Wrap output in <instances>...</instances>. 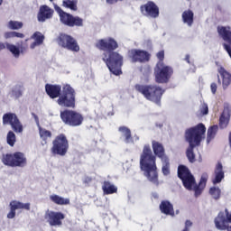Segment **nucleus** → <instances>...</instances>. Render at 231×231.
Instances as JSON below:
<instances>
[{"mask_svg": "<svg viewBox=\"0 0 231 231\" xmlns=\"http://www.w3.org/2000/svg\"><path fill=\"white\" fill-rule=\"evenodd\" d=\"M96 48L101 51H105L102 60L106 64L110 73H113L116 77H120L123 73L124 56L115 51L118 50V42L112 37L100 39L97 42Z\"/></svg>", "mask_w": 231, "mask_h": 231, "instance_id": "1", "label": "nucleus"}, {"mask_svg": "<svg viewBox=\"0 0 231 231\" xmlns=\"http://www.w3.org/2000/svg\"><path fill=\"white\" fill-rule=\"evenodd\" d=\"M177 174L187 190H194L196 198L201 196V192H203V189L207 187V181H208V173H202L199 185L196 184V179L189 167L182 164L179 165Z\"/></svg>", "mask_w": 231, "mask_h": 231, "instance_id": "2", "label": "nucleus"}, {"mask_svg": "<svg viewBox=\"0 0 231 231\" xmlns=\"http://www.w3.org/2000/svg\"><path fill=\"white\" fill-rule=\"evenodd\" d=\"M140 165L142 171L146 172L145 176L151 183L159 186L158 167H156V155L152 154L151 145L145 144L140 157Z\"/></svg>", "mask_w": 231, "mask_h": 231, "instance_id": "3", "label": "nucleus"}, {"mask_svg": "<svg viewBox=\"0 0 231 231\" xmlns=\"http://www.w3.org/2000/svg\"><path fill=\"white\" fill-rule=\"evenodd\" d=\"M134 89L137 93H141L146 100L153 102L154 104H157V106L162 104V97H163V94L165 93L163 88L156 85L136 84L134 85Z\"/></svg>", "mask_w": 231, "mask_h": 231, "instance_id": "4", "label": "nucleus"}, {"mask_svg": "<svg viewBox=\"0 0 231 231\" xmlns=\"http://www.w3.org/2000/svg\"><path fill=\"white\" fill-rule=\"evenodd\" d=\"M205 133H207V127L203 123H199L185 131V140L189 145L198 147L201 145V142L205 138Z\"/></svg>", "mask_w": 231, "mask_h": 231, "instance_id": "5", "label": "nucleus"}, {"mask_svg": "<svg viewBox=\"0 0 231 231\" xmlns=\"http://www.w3.org/2000/svg\"><path fill=\"white\" fill-rule=\"evenodd\" d=\"M77 98V92L75 88L71 87L69 84H66L62 87L61 95H60V98L57 99L58 106L61 107H69L75 108Z\"/></svg>", "mask_w": 231, "mask_h": 231, "instance_id": "6", "label": "nucleus"}, {"mask_svg": "<svg viewBox=\"0 0 231 231\" xmlns=\"http://www.w3.org/2000/svg\"><path fill=\"white\" fill-rule=\"evenodd\" d=\"M54 10H56L60 21L61 24L64 26H69V28H81L84 26V19L80 18L79 16H75L69 13L65 12L60 8L59 5H54Z\"/></svg>", "mask_w": 231, "mask_h": 231, "instance_id": "7", "label": "nucleus"}, {"mask_svg": "<svg viewBox=\"0 0 231 231\" xmlns=\"http://www.w3.org/2000/svg\"><path fill=\"white\" fill-rule=\"evenodd\" d=\"M172 75H174V69L172 67L165 65L162 61L157 62L154 68V77L157 84H169Z\"/></svg>", "mask_w": 231, "mask_h": 231, "instance_id": "8", "label": "nucleus"}, {"mask_svg": "<svg viewBox=\"0 0 231 231\" xmlns=\"http://www.w3.org/2000/svg\"><path fill=\"white\" fill-rule=\"evenodd\" d=\"M60 117L61 122L69 127H79L84 123V116L74 110H62L60 113Z\"/></svg>", "mask_w": 231, "mask_h": 231, "instance_id": "9", "label": "nucleus"}, {"mask_svg": "<svg viewBox=\"0 0 231 231\" xmlns=\"http://www.w3.org/2000/svg\"><path fill=\"white\" fill-rule=\"evenodd\" d=\"M69 151V141L64 134H60L52 141L51 152L54 156H66Z\"/></svg>", "mask_w": 231, "mask_h": 231, "instance_id": "10", "label": "nucleus"}, {"mask_svg": "<svg viewBox=\"0 0 231 231\" xmlns=\"http://www.w3.org/2000/svg\"><path fill=\"white\" fill-rule=\"evenodd\" d=\"M2 163L7 167H26L28 160L26 155L21 152L6 153L2 156Z\"/></svg>", "mask_w": 231, "mask_h": 231, "instance_id": "11", "label": "nucleus"}, {"mask_svg": "<svg viewBox=\"0 0 231 231\" xmlns=\"http://www.w3.org/2000/svg\"><path fill=\"white\" fill-rule=\"evenodd\" d=\"M57 42L60 48L69 50V51H80V46H79V42H77V40L69 34L60 33L57 38Z\"/></svg>", "mask_w": 231, "mask_h": 231, "instance_id": "12", "label": "nucleus"}, {"mask_svg": "<svg viewBox=\"0 0 231 231\" xmlns=\"http://www.w3.org/2000/svg\"><path fill=\"white\" fill-rule=\"evenodd\" d=\"M2 120L3 125H10L11 129H13V131L16 134H21L23 131H24L23 123H21V120L15 113L9 112L4 114Z\"/></svg>", "mask_w": 231, "mask_h": 231, "instance_id": "13", "label": "nucleus"}, {"mask_svg": "<svg viewBox=\"0 0 231 231\" xmlns=\"http://www.w3.org/2000/svg\"><path fill=\"white\" fill-rule=\"evenodd\" d=\"M140 11L145 17H151L152 19H158L160 17V7L152 1H148L141 5Z\"/></svg>", "mask_w": 231, "mask_h": 231, "instance_id": "14", "label": "nucleus"}, {"mask_svg": "<svg viewBox=\"0 0 231 231\" xmlns=\"http://www.w3.org/2000/svg\"><path fill=\"white\" fill-rule=\"evenodd\" d=\"M215 225L218 230L231 231V213L228 209H226V216L223 212L218 213L215 218Z\"/></svg>", "mask_w": 231, "mask_h": 231, "instance_id": "15", "label": "nucleus"}, {"mask_svg": "<svg viewBox=\"0 0 231 231\" xmlns=\"http://www.w3.org/2000/svg\"><path fill=\"white\" fill-rule=\"evenodd\" d=\"M128 57L132 62H140L143 64L144 62H149L151 60V53L147 51L132 49L128 51Z\"/></svg>", "mask_w": 231, "mask_h": 231, "instance_id": "16", "label": "nucleus"}, {"mask_svg": "<svg viewBox=\"0 0 231 231\" xmlns=\"http://www.w3.org/2000/svg\"><path fill=\"white\" fill-rule=\"evenodd\" d=\"M45 219L51 226H62V220L66 219V215L60 211H47Z\"/></svg>", "mask_w": 231, "mask_h": 231, "instance_id": "17", "label": "nucleus"}, {"mask_svg": "<svg viewBox=\"0 0 231 231\" xmlns=\"http://www.w3.org/2000/svg\"><path fill=\"white\" fill-rule=\"evenodd\" d=\"M10 212L7 214L8 219H14L15 217L16 210H30L31 204L30 203H23L19 200H12L9 204Z\"/></svg>", "mask_w": 231, "mask_h": 231, "instance_id": "18", "label": "nucleus"}, {"mask_svg": "<svg viewBox=\"0 0 231 231\" xmlns=\"http://www.w3.org/2000/svg\"><path fill=\"white\" fill-rule=\"evenodd\" d=\"M45 92L48 95V97H50V98H60V95L62 94V86L46 84Z\"/></svg>", "mask_w": 231, "mask_h": 231, "instance_id": "19", "label": "nucleus"}, {"mask_svg": "<svg viewBox=\"0 0 231 231\" xmlns=\"http://www.w3.org/2000/svg\"><path fill=\"white\" fill-rule=\"evenodd\" d=\"M230 116H231V109L230 106H225L224 110L219 117L218 125L220 129H226L228 127V124H230Z\"/></svg>", "mask_w": 231, "mask_h": 231, "instance_id": "20", "label": "nucleus"}, {"mask_svg": "<svg viewBox=\"0 0 231 231\" xmlns=\"http://www.w3.org/2000/svg\"><path fill=\"white\" fill-rule=\"evenodd\" d=\"M152 149L154 155L157 156V158H160V160H166V158H169L165 153V147L163 146V143L153 140L152 141Z\"/></svg>", "mask_w": 231, "mask_h": 231, "instance_id": "21", "label": "nucleus"}, {"mask_svg": "<svg viewBox=\"0 0 231 231\" xmlns=\"http://www.w3.org/2000/svg\"><path fill=\"white\" fill-rule=\"evenodd\" d=\"M37 17L39 23H44L47 19L53 17V9L48 5H41Z\"/></svg>", "mask_w": 231, "mask_h": 231, "instance_id": "22", "label": "nucleus"}, {"mask_svg": "<svg viewBox=\"0 0 231 231\" xmlns=\"http://www.w3.org/2000/svg\"><path fill=\"white\" fill-rule=\"evenodd\" d=\"M225 178V171H223V164L221 162H217L215 168V178L212 180L213 185H217V183H221Z\"/></svg>", "mask_w": 231, "mask_h": 231, "instance_id": "23", "label": "nucleus"}, {"mask_svg": "<svg viewBox=\"0 0 231 231\" xmlns=\"http://www.w3.org/2000/svg\"><path fill=\"white\" fill-rule=\"evenodd\" d=\"M218 73L222 79V88L223 89H226L228 86L231 84V74L226 71L223 67L218 69Z\"/></svg>", "mask_w": 231, "mask_h": 231, "instance_id": "24", "label": "nucleus"}, {"mask_svg": "<svg viewBox=\"0 0 231 231\" xmlns=\"http://www.w3.org/2000/svg\"><path fill=\"white\" fill-rule=\"evenodd\" d=\"M160 210L162 214L166 216H174V206L168 200H162L160 204Z\"/></svg>", "mask_w": 231, "mask_h": 231, "instance_id": "25", "label": "nucleus"}, {"mask_svg": "<svg viewBox=\"0 0 231 231\" xmlns=\"http://www.w3.org/2000/svg\"><path fill=\"white\" fill-rule=\"evenodd\" d=\"M182 21L184 24H188V26H192L194 24V12L189 9L182 13Z\"/></svg>", "mask_w": 231, "mask_h": 231, "instance_id": "26", "label": "nucleus"}, {"mask_svg": "<svg viewBox=\"0 0 231 231\" xmlns=\"http://www.w3.org/2000/svg\"><path fill=\"white\" fill-rule=\"evenodd\" d=\"M102 190L104 194L109 195V194H116L118 192V188L115 186L114 184H111V182L105 180L103 182Z\"/></svg>", "mask_w": 231, "mask_h": 231, "instance_id": "27", "label": "nucleus"}, {"mask_svg": "<svg viewBox=\"0 0 231 231\" xmlns=\"http://www.w3.org/2000/svg\"><path fill=\"white\" fill-rule=\"evenodd\" d=\"M118 131L122 133L123 136H125V143H131L133 142V135L131 134V129L127 126H120Z\"/></svg>", "mask_w": 231, "mask_h": 231, "instance_id": "28", "label": "nucleus"}, {"mask_svg": "<svg viewBox=\"0 0 231 231\" xmlns=\"http://www.w3.org/2000/svg\"><path fill=\"white\" fill-rule=\"evenodd\" d=\"M50 199L52 203H55V205H69L70 203L69 199H65L59 195H51Z\"/></svg>", "mask_w": 231, "mask_h": 231, "instance_id": "29", "label": "nucleus"}, {"mask_svg": "<svg viewBox=\"0 0 231 231\" xmlns=\"http://www.w3.org/2000/svg\"><path fill=\"white\" fill-rule=\"evenodd\" d=\"M217 131H219V126L217 125H214L208 129L207 142L210 143L212 140L216 138V134H217Z\"/></svg>", "mask_w": 231, "mask_h": 231, "instance_id": "30", "label": "nucleus"}, {"mask_svg": "<svg viewBox=\"0 0 231 231\" xmlns=\"http://www.w3.org/2000/svg\"><path fill=\"white\" fill-rule=\"evenodd\" d=\"M32 39H34V42L31 44V48L33 49L37 44H42L44 42V35L42 33L36 32L32 34Z\"/></svg>", "mask_w": 231, "mask_h": 231, "instance_id": "31", "label": "nucleus"}, {"mask_svg": "<svg viewBox=\"0 0 231 231\" xmlns=\"http://www.w3.org/2000/svg\"><path fill=\"white\" fill-rule=\"evenodd\" d=\"M162 163V174L164 176H169V174H171V162L169 160V157H167L166 159H162L161 160Z\"/></svg>", "mask_w": 231, "mask_h": 231, "instance_id": "32", "label": "nucleus"}, {"mask_svg": "<svg viewBox=\"0 0 231 231\" xmlns=\"http://www.w3.org/2000/svg\"><path fill=\"white\" fill-rule=\"evenodd\" d=\"M196 146L194 145H189V147L186 150V156L189 162V163H194L196 162V154L194 153V148Z\"/></svg>", "mask_w": 231, "mask_h": 231, "instance_id": "33", "label": "nucleus"}, {"mask_svg": "<svg viewBox=\"0 0 231 231\" xmlns=\"http://www.w3.org/2000/svg\"><path fill=\"white\" fill-rule=\"evenodd\" d=\"M62 6L64 8H69V10H72L73 12H77V10H79V7L77 6V1H75V0H64L62 2Z\"/></svg>", "mask_w": 231, "mask_h": 231, "instance_id": "34", "label": "nucleus"}, {"mask_svg": "<svg viewBox=\"0 0 231 231\" xmlns=\"http://www.w3.org/2000/svg\"><path fill=\"white\" fill-rule=\"evenodd\" d=\"M5 39H14V38H17V39H24V33L23 32H17L15 31L13 32H5L4 34Z\"/></svg>", "mask_w": 231, "mask_h": 231, "instance_id": "35", "label": "nucleus"}, {"mask_svg": "<svg viewBox=\"0 0 231 231\" xmlns=\"http://www.w3.org/2000/svg\"><path fill=\"white\" fill-rule=\"evenodd\" d=\"M23 26H24V23H23V22L14 20L9 21L7 23V28H9V30H21Z\"/></svg>", "mask_w": 231, "mask_h": 231, "instance_id": "36", "label": "nucleus"}, {"mask_svg": "<svg viewBox=\"0 0 231 231\" xmlns=\"http://www.w3.org/2000/svg\"><path fill=\"white\" fill-rule=\"evenodd\" d=\"M6 142L8 145H10V147H14V145H15V142H17V139L14 131H9L7 133Z\"/></svg>", "mask_w": 231, "mask_h": 231, "instance_id": "37", "label": "nucleus"}, {"mask_svg": "<svg viewBox=\"0 0 231 231\" xmlns=\"http://www.w3.org/2000/svg\"><path fill=\"white\" fill-rule=\"evenodd\" d=\"M40 136L44 143H48V138H51V132L46 129H40Z\"/></svg>", "mask_w": 231, "mask_h": 231, "instance_id": "38", "label": "nucleus"}, {"mask_svg": "<svg viewBox=\"0 0 231 231\" xmlns=\"http://www.w3.org/2000/svg\"><path fill=\"white\" fill-rule=\"evenodd\" d=\"M209 194L212 196L213 199H219V198H221V189L217 187H212L209 189Z\"/></svg>", "mask_w": 231, "mask_h": 231, "instance_id": "39", "label": "nucleus"}, {"mask_svg": "<svg viewBox=\"0 0 231 231\" xmlns=\"http://www.w3.org/2000/svg\"><path fill=\"white\" fill-rule=\"evenodd\" d=\"M6 48L9 50V51H11V53H13V55H14V57H19V55H21V51L17 46L6 43Z\"/></svg>", "mask_w": 231, "mask_h": 231, "instance_id": "40", "label": "nucleus"}, {"mask_svg": "<svg viewBox=\"0 0 231 231\" xmlns=\"http://www.w3.org/2000/svg\"><path fill=\"white\" fill-rule=\"evenodd\" d=\"M157 59H159L158 62H163V60L165 59V51H160L156 54Z\"/></svg>", "mask_w": 231, "mask_h": 231, "instance_id": "41", "label": "nucleus"}, {"mask_svg": "<svg viewBox=\"0 0 231 231\" xmlns=\"http://www.w3.org/2000/svg\"><path fill=\"white\" fill-rule=\"evenodd\" d=\"M200 112L202 115H208V105L203 104L202 107L200 108Z\"/></svg>", "mask_w": 231, "mask_h": 231, "instance_id": "42", "label": "nucleus"}, {"mask_svg": "<svg viewBox=\"0 0 231 231\" xmlns=\"http://www.w3.org/2000/svg\"><path fill=\"white\" fill-rule=\"evenodd\" d=\"M210 89H211V92L213 93V95H216V93L217 91V84L211 83Z\"/></svg>", "mask_w": 231, "mask_h": 231, "instance_id": "43", "label": "nucleus"}, {"mask_svg": "<svg viewBox=\"0 0 231 231\" xmlns=\"http://www.w3.org/2000/svg\"><path fill=\"white\" fill-rule=\"evenodd\" d=\"M107 5H116V3L122 2L124 0H106Z\"/></svg>", "mask_w": 231, "mask_h": 231, "instance_id": "44", "label": "nucleus"}, {"mask_svg": "<svg viewBox=\"0 0 231 231\" xmlns=\"http://www.w3.org/2000/svg\"><path fill=\"white\" fill-rule=\"evenodd\" d=\"M190 226H192V222L190 220H187L185 222V227L184 228H190Z\"/></svg>", "mask_w": 231, "mask_h": 231, "instance_id": "45", "label": "nucleus"}, {"mask_svg": "<svg viewBox=\"0 0 231 231\" xmlns=\"http://www.w3.org/2000/svg\"><path fill=\"white\" fill-rule=\"evenodd\" d=\"M6 50V43L0 42V51Z\"/></svg>", "mask_w": 231, "mask_h": 231, "instance_id": "46", "label": "nucleus"}, {"mask_svg": "<svg viewBox=\"0 0 231 231\" xmlns=\"http://www.w3.org/2000/svg\"><path fill=\"white\" fill-rule=\"evenodd\" d=\"M185 60H186V62H188V64H190V55L187 54L185 56Z\"/></svg>", "mask_w": 231, "mask_h": 231, "instance_id": "47", "label": "nucleus"}, {"mask_svg": "<svg viewBox=\"0 0 231 231\" xmlns=\"http://www.w3.org/2000/svg\"><path fill=\"white\" fill-rule=\"evenodd\" d=\"M93 179H91L90 177H87L85 179V183H90V181H92Z\"/></svg>", "mask_w": 231, "mask_h": 231, "instance_id": "48", "label": "nucleus"}, {"mask_svg": "<svg viewBox=\"0 0 231 231\" xmlns=\"http://www.w3.org/2000/svg\"><path fill=\"white\" fill-rule=\"evenodd\" d=\"M218 84H221V79L219 78V75L217 76Z\"/></svg>", "mask_w": 231, "mask_h": 231, "instance_id": "49", "label": "nucleus"}, {"mask_svg": "<svg viewBox=\"0 0 231 231\" xmlns=\"http://www.w3.org/2000/svg\"><path fill=\"white\" fill-rule=\"evenodd\" d=\"M21 95H23L21 92H18V97H21Z\"/></svg>", "mask_w": 231, "mask_h": 231, "instance_id": "50", "label": "nucleus"}, {"mask_svg": "<svg viewBox=\"0 0 231 231\" xmlns=\"http://www.w3.org/2000/svg\"><path fill=\"white\" fill-rule=\"evenodd\" d=\"M182 231H189V229L184 227V229Z\"/></svg>", "mask_w": 231, "mask_h": 231, "instance_id": "51", "label": "nucleus"}, {"mask_svg": "<svg viewBox=\"0 0 231 231\" xmlns=\"http://www.w3.org/2000/svg\"><path fill=\"white\" fill-rule=\"evenodd\" d=\"M1 5H3V0H0V6H1Z\"/></svg>", "mask_w": 231, "mask_h": 231, "instance_id": "52", "label": "nucleus"}, {"mask_svg": "<svg viewBox=\"0 0 231 231\" xmlns=\"http://www.w3.org/2000/svg\"><path fill=\"white\" fill-rule=\"evenodd\" d=\"M51 3H53L54 0H49Z\"/></svg>", "mask_w": 231, "mask_h": 231, "instance_id": "53", "label": "nucleus"}]
</instances>
